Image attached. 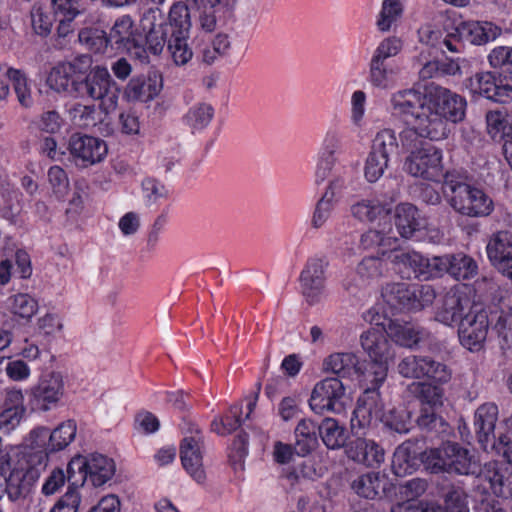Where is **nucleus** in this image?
Instances as JSON below:
<instances>
[{"mask_svg": "<svg viewBox=\"0 0 512 512\" xmlns=\"http://www.w3.org/2000/svg\"><path fill=\"white\" fill-rule=\"evenodd\" d=\"M448 512H469L468 495L461 486L451 485L444 495Z\"/></svg>", "mask_w": 512, "mask_h": 512, "instance_id": "obj_52", "label": "nucleus"}, {"mask_svg": "<svg viewBox=\"0 0 512 512\" xmlns=\"http://www.w3.org/2000/svg\"><path fill=\"white\" fill-rule=\"evenodd\" d=\"M398 144L391 130L379 132L373 140L366 160L364 174L369 182H376L388 167L389 157L397 152Z\"/></svg>", "mask_w": 512, "mask_h": 512, "instance_id": "obj_12", "label": "nucleus"}, {"mask_svg": "<svg viewBox=\"0 0 512 512\" xmlns=\"http://www.w3.org/2000/svg\"><path fill=\"white\" fill-rule=\"evenodd\" d=\"M347 457L356 463L376 468L384 462L385 452L374 440L356 438L345 446Z\"/></svg>", "mask_w": 512, "mask_h": 512, "instance_id": "obj_22", "label": "nucleus"}, {"mask_svg": "<svg viewBox=\"0 0 512 512\" xmlns=\"http://www.w3.org/2000/svg\"><path fill=\"white\" fill-rule=\"evenodd\" d=\"M381 386H367L357 400V405L351 418V428L364 429L369 426L373 415L382 412L384 404L379 388Z\"/></svg>", "mask_w": 512, "mask_h": 512, "instance_id": "obj_21", "label": "nucleus"}, {"mask_svg": "<svg viewBox=\"0 0 512 512\" xmlns=\"http://www.w3.org/2000/svg\"><path fill=\"white\" fill-rule=\"evenodd\" d=\"M8 308L14 315L31 319L38 310V302L26 293H18L8 299Z\"/></svg>", "mask_w": 512, "mask_h": 512, "instance_id": "obj_46", "label": "nucleus"}, {"mask_svg": "<svg viewBox=\"0 0 512 512\" xmlns=\"http://www.w3.org/2000/svg\"><path fill=\"white\" fill-rule=\"evenodd\" d=\"M511 114L505 110H491L486 113V124L488 134L496 141L502 134V128Z\"/></svg>", "mask_w": 512, "mask_h": 512, "instance_id": "obj_62", "label": "nucleus"}, {"mask_svg": "<svg viewBox=\"0 0 512 512\" xmlns=\"http://www.w3.org/2000/svg\"><path fill=\"white\" fill-rule=\"evenodd\" d=\"M115 471L114 460L100 453H91L87 456L78 454L68 462V472L71 474L69 482L79 489L83 488L87 481L94 487L103 486L112 479Z\"/></svg>", "mask_w": 512, "mask_h": 512, "instance_id": "obj_5", "label": "nucleus"}, {"mask_svg": "<svg viewBox=\"0 0 512 512\" xmlns=\"http://www.w3.org/2000/svg\"><path fill=\"white\" fill-rule=\"evenodd\" d=\"M424 365V378L432 380L438 384H445L451 381L452 371L443 363L436 362L429 357H425Z\"/></svg>", "mask_w": 512, "mask_h": 512, "instance_id": "obj_54", "label": "nucleus"}, {"mask_svg": "<svg viewBox=\"0 0 512 512\" xmlns=\"http://www.w3.org/2000/svg\"><path fill=\"white\" fill-rule=\"evenodd\" d=\"M403 7L400 0H383L382 8L377 20V27L380 31L390 30L392 24L401 16Z\"/></svg>", "mask_w": 512, "mask_h": 512, "instance_id": "obj_49", "label": "nucleus"}, {"mask_svg": "<svg viewBox=\"0 0 512 512\" xmlns=\"http://www.w3.org/2000/svg\"><path fill=\"white\" fill-rule=\"evenodd\" d=\"M428 100L437 114L447 123H458L464 120L467 102L464 97L441 86L428 92Z\"/></svg>", "mask_w": 512, "mask_h": 512, "instance_id": "obj_15", "label": "nucleus"}, {"mask_svg": "<svg viewBox=\"0 0 512 512\" xmlns=\"http://www.w3.org/2000/svg\"><path fill=\"white\" fill-rule=\"evenodd\" d=\"M428 102V93L422 94L414 89L400 90L391 97L393 114L406 125L414 118Z\"/></svg>", "mask_w": 512, "mask_h": 512, "instance_id": "obj_24", "label": "nucleus"}, {"mask_svg": "<svg viewBox=\"0 0 512 512\" xmlns=\"http://www.w3.org/2000/svg\"><path fill=\"white\" fill-rule=\"evenodd\" d=\"M490 326L491 308L479 303H473L459 323L458 335L460 343L471 352L482 350Z\"/></svg>", "mask_w": 512, "mask_h": 512, "instance_id": "obj_9", "label": "nucleus"}, {"mask_svg": "<svg viewBox=\"0 0 512 512\" xmlns=\"http://www.w3.org/2000/svg\"><path fill=\"white\" fill-rule=\"evenodd\" d=\"M319 435L324 445L331 450L345 448L348 439V430L338 420L326 417L319 424Z\"/></svg>", "mask_w": 512, "mask_h": 512, "instance_id": "obj_35", "label": "nucleus"}, {"mask_svg": "<svg viewBox=\"0 0 512 512\" xmlns=\"http://www.w3.org/2000/svg\"><path fill=\"white\" fill-rule=\"evenodd\" d=\"M48 178L56 197H65L69 190V181L66 172L59 166H52L48 171Z\"/></svg>", "mask_w": 512, "mask_h": 512, "instance_id": "obj_60", "label": "nucleus"}, {"mask_svg": "<svg viewBox=\"0 0 512 512\" xmlns=\"http://www.w3.org/2000/svg\"><path fill=\"white\" fill-rule=\"evenodd\" d=\"M169 38L170 32L163 23L153 24L146 35V51L148 50L154 55H159L163 51L165 44L168 45Z\"/></svg>", "mask_w": 512, "mask_h": 512, "instance_id": "obj_51", "label": "nucleus"}, {"mask_svg": "<svg viewBox=\"0 0 512 512\" xmlns=\"http://www.w3.org/2000/svg\"><path fill=\"white\" fill-rule=\"evenodd\" d=\"M385 263L378 257H366L357 267V274L365 281L378 279L384 269Z\"/></svg>", "mask_w": 512, "mask_h": 512, "instance_id": "obj_58", "label": "nucleus"}, {"mask_svg": "<svg viewBox=\"0 0 512 512\" xmlns=\"http://www.w3.org/2000/svg\"><path fill=\"white\" fill-rule=\"evenodd\" d=\"M31 25L34 32L40 36H47L51 32L52 21L45 14L43 8L39 4H34L31 8Z\"/></svg>", "mask_w": 512, "mask_h": 512, "instance_id": "obj_63", "label": "nucleus"}, {"mask_svg": "<svg viewBox=\"0 0 512 512\" xmlns=\"http://www.w3.org/2000/svg\"><path fill=\"white\" fill-rule=\"evenodd\" d=\"M162 87V75L151 71L146 76L133 77L125 88V96L130 101L148 102L161 92Z\"/></svg>", "mask_w": 512, "mask_h": 512, "instance_id": "obj_23", "label": "nucleus"}, {"mask_svg": "<svg viewBox=\"0 0 512 512\" xmlns=\"http://www.w3.org/2000/svg\"><path fill=\"white\" fill-rule=\"evenodd\" d=\"M213 114L214 110L211 105L200 103L189 110L186 119L192 128L203 129L211 122Z\"/></svg>", "mask_w": 512, "mask_h": 512, "instance_id": "obj_57", "label": "nucleus"}, {"mask_svg": "<svg viewBox=\"0 0 512 512\" xmlns=\"http://www.w3.org/2000/svg\"><path fill=\"white\" fill-rule=\"evenodd\" d=\"M459 37L475 45H483L495 40L501 29L491 22H463L457 28Z\"/></svg>", "mask_w": 512, "mask_h": 512, "instance_id": "obj_31", "label": "nucleus"}, {"mask_svg": "<svg viewBox=\"0 0 512 512\" xmlns=\"http://www.w3.org/2000/svg\"><path fill=\"white\" fill-rule=\"evenodd\" d=\"M388 258L397 267L403 277L418 279L422 255L415 251L392 250Z\"/></svg>", "mask_w": 512, "mask_h": 512, "instance_id": "obj_37", "label": "nucleus"}, {"mask_svg": "<svg viewBox=\"0 0 512 512\" xmlns=\"http://www.w3.org/2000/svg\"><path fill=\"white\" fill-rule=\"evenodd\" d=\"M441 160V151L432 145H428L412 151L405 160L404 169L413 177L442 182Z\"/></svg>", "mask_w": 512, "mask_h": 512, "instance_id": "obj_13", "label": "nucleus"}, {"mask_svg": "<svg viewBox=\"0 0 512 512\" xmlns=\"http://www.w3.org/2000/svg\"><path fill=\"white\" fill-rule=\"evenodd\" d=\"M77 424L74 420H67L59 424L53 431L47 427H37L31 430V445L36 451H44L49 458L50 453L64 450L75 438Z\"/></svg>", "mask_w": 512, "mask_h": 512, "instance_id": "obj_10", "label": "nucleus"}, {"mask_svg": "<svg viewBox=\"0 0 512 512\" xmlns=\"http://www.w3.org/2000/svg\"><path fill=\"white\" fill-rule=\"evenodd\" d=\"M202 436L198 429L195 434L183 438L180 444V459L186 472L198 483L205 478L202 456Z\"/></svg>", "mask_w": 512, "mask_h": 512, "instance_id": "obj_18", "label": "nucleus"}, {"mask_svg": "<svg viewBox=\"0 0 512 512\" xmlns=\"http://www.w3.org/2000/svg\"><path fill=\"white\" fill-rule=\"evenodd\" d=\"M6 75L12 82L19 104L24 108L32 107L33 97L25 74L21 70L9 68Z\"/></svg>", "mask_w": 512, "mask_h": 512, "instance_id": "obj_45", "label": "nucleus"}, {"mask_svg": "<svg viewBox=\"0 0 512 512\" xmlns=\"http://www.w3.org/2000/svg\"><path fill=\"white\" fill-rule=\"evenodd\" d=\"M395 226L403 238L413 237L421 228L417 207L410 203L399 204L395 212Z\"/></svg>", "mask_w": 512, "mask_h": 512, "instance_id": "obj_34", "label": "nucleus"}, {"mask_svg": "<svg viewBox=\"0 0 512 512\" xmlns=\"http://www.w3.org/2000/svg\"><path fill=\"white\" fill-rule=\"evenodd\" d=\"M382 418L387 427L399 434L408 433L411 428L410 413L405 409L393 408Z\"/></svg>", "mask_w": 512, "mask_h": 512, "instance_id": "obj_53", "label": "nucleus"}, {"mask_svg": "<svg viewBox=\"0 0 512 512\" xmlns=\"http://www.w3.org/2000/svg\"><path fill=\"white\" fill-rule=\"evenodd\" d=\"M442 193L449 206L469 218H483L492 214L494 202L481 188L470 183L463 169H449L443 173Z\"/></svg>", "mask_w": 512, "mask_h": 512, "instance_id": "obj_2", "label": "nucleus"}, {"mask_svg": "<svg viewBox=\"0 0 512 512\" xmlns=\"http://www.w3.org/2000/svg\"><path fill=\"white\" fill-rule=\"evenodd\" d=\"M489 446L495 454L502 456L505 463L498 461L486 463L481 477L495 496L512 495V441L508 436L503 435L497 441L492 440Z\"/></svg>", "mask_w": 512, "mask_h": 512, "instance_id": "obj_6", "label": "nucleus"}, {"mask_svg": "<svg viewBox=\"0 0 512 512\" xmlns=\"http://www.w3.org/2000/svg\"><path fill=\"white\" fill-rule=\"evenodd\" d=\"M81 500L80 489L69 482L65 494L55 502L49 512H78Z\"/></svg>", "mask_w": 512, "mask_h": 512, "instance_id": "obj_50", "label": "nucleus"}, {"mask_svg": "<svg viewBox=\"0 0 512 512\" xmlns=\"http://www.w3.org/2000/svg\"><path fill=\"white\" fill-rule=\"evenodd\" d=\"M332 209V193L325 192L316 204L311 221L312 226L316 229L322 227L330 217Z\"/></svg>", "mask_w": 512, "mask_h": 512, "instance_id": "obj_59", "label": "nucleus"}, {"mask_svg": "<svg viewBox=\"0 0 512 512\" xmlns=\"http://www.w3.org/2000/svg\"><path fill=\"white\" fill-rule=\"evenodd\" d=\"M24 413L22 392L15 388L8 390L3 410L0 413V430L4 433L14 430L19 425Z\"/></svg>", "mask_w": 512, "mask_h": 512, "instance_id": "obj_30", "label": "nucleus"}, {"mask_svg": "<svg viewBox=\"0 0 512 512\" xmlns=\"http://www.w3.org/2000/svg\"><path fill=\"white\" fill-rule=\"evenodd\" d=\"M470 306V301L466 296L449 291L439 301L435 312V320L444 325L453 326L460 323L465 316V310Z\"/></svg>", "mask_w": 512, "mask_h": 512, "instance_id": "obj_26", "label": "nucleus"}, {"mask_svg": "<svg viewBox=\"0 0 512 512\" xmlns=\"http://www.w3.org/2000/svg\"><path fill=\"white\" fill-rule=\"evenodd\" d=\"M322 259H311L300 275L302 294L310 305L318 303L325 290V269Z\"/></svg>", "mask_w": 512, "mask_h": 512, "instance_id": "obj_20", "label": "nucleus"}, {"mask_svg": "<svg viewBox=\"0 0 512 512\" xmlns=\"http://www.w3.org/2000/svg\"><path fill=\"white\" fill-rule=\"evenodd\" d=\"M422 462L432 473L447 472L458 475H477L482 484L483 468L474 454L457 442L446 441L438 448L422 453Z\"/></svg>", "mask_w": 512, "mask_h": 512, "instance_id": "obj_4", "label": "nucleus"}, {"mask_svg": "<svg viewBox=\"0 0 512 512\" xmlns=\"http://www.w3.org/2000/svg\"><path fill=\"white\" fill-rule=\"evenodd\" d=\"M67 69L70 70V66H65L64 63L55 66L48 75L47 83L57 92H66L78 96V83L80 81L74 80Z\"/></svg>", "mask_w": 512, "mask_h": 512, "instance_id": "obj_40", "label": "nucleus"}, {"mask_svg": "<svg viewBox=\"0 0 512 512\" xmlns=\"http://www.w3.org/2000/svg\"><path fill=\"white\" fill-rule=\"evenodd\" d=\"M47 466L44 451L33 448L13 450L3 462H0V500L7 493L10 499H17L40 477Z\"/></svg>", "mask_w": 512, "mask_h": 512, "instance_id": "obj_1", "label": "nucleus"}, {"mask_svg": "<svg viewBox=\"0 0 512 512\" xmlns=\"http://www.w3.org/2000/svg\"><path fill=\"white\" fill-rule=\"evenodd\" d=\"M78 96L100 100V107L107 114L117 107L120 89L107 68L96 66L78 83Z\"/></svg>", "mask_w": 512, "mask_h": 512, "instance_id": "obj_8", "label": "nucleus"}, {"mask_svg": "<svg viewBox=\"0 0 512 512\" xmlns=\"http://www.w3.org/2000/svg\"><path fill=\"white\" fill-rule=\"evenodd\" d=\"M107 37L111 48L126 51L141 61L147 60L146 49L138 43L135 37L133 21L130 16L125 15L118 18Z\"/></svg>", "mask_w": 512, "mask_h": 512, "instance_id": "obj_17", "label": "nucleus"}, {"mask_svg": "<svg viewBox=\"0 0 512 512\" xmlns=\"http://www.w3.org/2000/svg\"><path fill=\"white\" fill-rule=\"evenodd\" d=\"M411 311H420L432 305L436 298V292L431 285H412Z\"/></svg>", "mask_w": 512, "mask_h": 512, "instance_id": "obj_56", "label": "nucleus"}, {"mask_svg": "<svg viewBox=\"0 0 512 512\" xmlns=\"http://www.w3.org/2000/svg\"><path fill=\"white\" fill-rule=\"evenodd\" d=\"M64 386H33L30 406L33 411H48L55 408L64 394Z\"/></svg>", "mask_w": 512, "mask_h": 512, "instance_id": "obj_36", "label": "nucleus"}, {"mask_svg": "<svg viewBox=\"0 0 512 512\" xmlns=\"http://www.w3.org/2000/svg\"><path fill=\"white\" fill-rule=\"evenodd\" d=\"M78 39L81 44L94 53H104L110 46L107 33L98 28L88 27L80 30Z\"/></svg>", "mask_w": 512, "mask_h": 512, "instance_id": "obj_47", "label": "nucleus"}, {"mask_svg": "<svg viewBox=\"0 0 512 512\" xmlns=\"http://www.w3.org/2000/svg\"><path fill=\"white\" fill-rule=\"evenodd\" d=\"M68 148L75 164L80 167H88L101 162L108 151L104 140L80 133L70 137Z\"/></svg>", "mask_w": 512, "mask_h": 512, "instance_id": "obj_14", "label": "nucleus"}, {"mask_svg": "<svg viewBox=\"0 0 512 512\" xmlns=\"http://www.w3.org/2000/svg\"><path fill=\"white\" fill-rule=\"evenodd\" d=\"M242 405L234 404L220 418H215L211 429L220 436H226L236 431L242 424Z\"/></svg>", "mask_w": 512, "mask_h": 512, "instance_id": "obj_41", "label": "nucleus"}, {"mask_svg": "<svg viewBox=\"0 0 512 512\" xmlns=\"http://www.w3.org/2000/svg\"><path fill=\"white\" fill-rule=\"evenodd\" d=\"M345 386H314L309 399L310 408L317 414L324 412L341 413L344 410L342 401Z\"/></svg>", "mask_w": 512, "mask_h": 512, "instance_id": "obj_25", "label": "nucleus"}, {"mask_svg": "<svg viewBox=\"0 0 512 512\" xmlns=\"http://www.w3.org/2000/svg\"><path fill=\"white\" fill-rule=\"evenodd\" d=\"M383 324L388 337L402 347L412 348L431 336L425 329L407 322L401 323L398 320L388 319Z\"/></svg>", "mask_w": 512, "mask_h": 512, "instance_id": "obj_27", "label": "nucleus"}, {"mask_svg": "<svg viewBox=\"0 0 512 512\" xmlns=\"http://www.w3.org/2000/svg\"><path fill=\"white\" fill-rule=\"evenodd\" d=\"M163 24L170 32L168 51L173 61L177 65H185L193 56L192 49L187 43L192 26L188 5L182 1L174 3L170 8L168 21Z\"/></svg>", "mask_w": 512, "mask_h": 512, "instance_id": "obj_7", "label": "nucleus"}, {"mask_svg": "<svg viewBox=\"0 0 512 512\" xmlns=\"http://www.w3.org/2000/svg\"><path fill=\"white\" fill-rule=\"evenodd\" d=\"M388 366L375 360H361L353 352H338L326 357L322 363L324 372L336 377L330 380L356 381L362 384H381L388 375Z\"/></svg>", "mask_w": 512, "mask_h": 512, "instance_id": "obj_3", "label": "nucleus"}, {"mask_svg": "<svg viewBox=\"0 0 512 512\" xmlns=\"http://www.w3.org/2000/svg\"><path fill=\"white\" fill-rule=\"evenodd\" d=\"M376 323L377 327H373L360 336V344L364 352L371 360L382 362L389 365L395 357L393 346L388 340V335L385 332L384 324Z\"/></svg>", "mask_w": 512, "mask_h": 512, "instance_id": "obj_19", "label": "nucleus"}, {"mask_svg": "<svg viewBox=\"0 0 512 512\" xmlns=\"http://www.w3.org/2000/svg\"><path fill=\"white\" fill-rule=\"evenodd\" d=\"M491 265L512 280V232L500 230L493 233L486 246Z\"/></svg>", "mask_w": 512, "mask_h": 512, "instance_id": "obj_16", "label": "nucleus"}, {"mask_svg": "<svg viewBox=\"0 0 512 512\" xmlns=\"http://www.w3.org/2000/svg\"><path fill=\"white\" fill-rule=\"evenodd\" d=\"M407 127L401 133L403 145L409 137L414 135L438 141L446 138L449 133L446 122L437 114L429 101L419 110Z\"/></svg>", "mask_w": 512, "mask_h": 512, "instance_id": "obj_11", "label": "nucleus"}, {"mask_svg": "<svg viewBox=\"0 0 512 512\" xmlns=\"http://www.w3.org/2000/svg\"><path fill=\"white\" fill-rule=\"evenodd\" d=\"M70 475L68 470L65 473L60 467L52 469L42 484V494L51 496L58 493L66 482L69 484Z\"/></svg>", "mask_w": 512, "mask_h": 512, "instance_id": "obj_55", "label": "nucleus"}, {"mask_svg": "<svg viewBox=\"0 0 512 512\" xmlns=\"http://www.w3.org/2000/svg\"><path fill=\"white\" fill-rule=\"evenodd\" d=\"M69 116L74 125L81 128H90L102 122L101 112L95 105L76 103L69 109Z\"/></svg>", "mask_w": 512, "mask_h": 512, "instance_id": "obj_42", "label": "nucleus"}, {"mask_svg": "<svg viewBox=\"0 0 512 512\" xmlns=\"http://www.w3.org/2000/svg\"><path fill=\"white\" fill-rule=\"evenodd\" d=\"M496 80L491 73H477L470 78L471 90L490 100Z\"/></svg>", "mask_w": 512, "mask_h": 512, "instance_id": "obj_64", "label": "nucleus"}, {"mask_svg": "<svg viewBox=\"0 0 512 512\" xmlns=\"http://www.w3.org/2000/svg\"><path fill=\"white\" fill-rule=\"evenodd\" d=\"M418 467V457L414 450V444L410 441L403 442L394 451L391 463L392 472L397 477L412 474Z\"/></svg>", "mask_w": 512, "mask_h": 512, "instance_id": "obj_33", "label": "nucleus"}, {"mask_svg": "<svg viewBox=\"0 0 512 512\" xmlns=\"http://www.w3.org/2000/svg\"><path fill=\"white\" fill-rule=\"evenodd\" d=\"M248 445L249 435L245 431H241L234 437L228 457L235 470L244 468V461L248 455Z\"/></svg>", "mask_w": 512, "mask_h": 512, "instance_id": "obj_48", "label": "nucleus"}, {"mask_svg": "<svg viewBox=\"0 0 512 512\" xmlns=\"http://www.w3.org/2000/svg\"><path fill=\"white\" fill-rule=\"evenodd\" d=\"M425 357L409 356L398 364V372L406 378H424Z\"/></svg>", "mask_w": 512, "mask_h": 512, "instance_id": "obj_61", "label": "nucleus"}, {"mask_svg": "<svg viewBox=\"0 0 512 512\" xmlns=\"http://www.w3.org/2000/svg\"><path fill=\"white\" fill-rule=\"evenodd\" d=\"M294 434L295 454L305 457L318 446L319 424L311 419H302L297 424Z\"/></svg>", "mask_w": 512, "mask_h": 512, "instance_id": "obj_32", "label": "nucleus"}, {"mask_svg": "<svg viewBox=\"0 0 512 512\" xmlns=\"http://www.w3.org/2000/svg\"><path fill=\"white\" fill-rule=\"evenodd\" d=\"M498 418V407L494 403H484L479 406L474 416V428L480 447L487 451L494 440V430Z\"/></svg>", "mask_w": 512, "mask_h": 512, "instance_id": "obj_29", "label": "nucleus"}, {"mask_svg": "<svg viewBox=\"0 0 512 512\" xmlns=\"http://www.w3.org/2000/svg\"><path fill=\"white\" fill-rule=\"evenodd\" d=\"M478 265L476 261L463 253L451 254L450 275L456 280H468L476 276Z\"/></svg>", "mask_w": 512, "mask_h": 512, "instance_id": "obj_44", "label": "nucleus"}, {"mask_svg": "<svg viewBox=\"0 0 512 512\" xmlns=\"http://www.w3.org/2000/svg\"><path fill=\"white\" fill-rule=\"evenodd\" d=\"M390 208L374 200H361L351 206L352 215L362 222H373L381 215H387Z\"/></svg>", "mask_w": 512, "mask_h": 512, "instance_id": "obj_43", "label": "nucleus"}, {"mask_svg": "<svg viewBox=\"0 0 512 512\" xmlns=\"http://www.w3.org/2000/svg\"><path fill=\"white\" fill-rule=\"evenodd\" d=\"M421 413L417 418L419 427L431 430L438 421L436 410L442 407L444 402L443 386H420Z\"/></svg>", "mask_w": 512, "mask_h": 512, "instance_id": "obj_28", "label": "nucleus"}, {"mask_svg": "<svg viewBox=\"0 0 512 512\" xmlns=\"http://www.w3.org/2000/svg\"><path fill=\"white\" fill-rule=\"evenodd\" d=\"M386 480L379 473L369 472L360 475L352 482V489L359 496L366 499H375L385 492Z\"/></svg>", "mask_w": 512, "mask_h": 512, "instance_id": "obj_39", "label": "nucleus"}, {"mask_svg": "<svg viewBox=\"0 0 512 512\" xmlns=\"http://www.w3.org/2000/svg\"><path fill=\"white\" fill-rule=\"evenodd\" d=\"M412 285L406 283H390L382 290L384 301L392 308L411 311Z\"/></svg>", "mask_w": 512, "mask_h": 512, "instance_id": "obj_38", "label": "nucleus"}]
</instances>
